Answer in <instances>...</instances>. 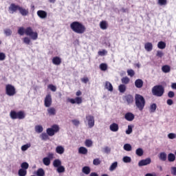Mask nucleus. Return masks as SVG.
Segmentation results:
<instances>
[{"instance_id":"f257e3e1","label":"nucleus","mask_w":176,"mask_h":176,"mask_svg":"<svg viewBox=\"0 0 176 176\" xmlns=\"http://www.w3.org/2000/svg\"><path fill=\"white\" fill-rule=\"evenodd\" d=\"M70 28L76 32V34H85L86 32V27L80 22L74 21L70 24Z\"/></svg>"},{"instance_id":"f03ea898","label":"nucleus","mask_w":176,"mask_h":176,"mask_svg":"<svg viewBox=\"0 0 176 176\" xmlns=\"http://www.w3.org/2000/svg\"><path fill=\"white\" fill-rule=\"evenodd\" d=\"M135 106L140 111H143L145 108V98L140 94L135 95Z\"/></svg>"},{"instance_id":"7ed1b4c3","label":"nucleus","mask_w":176,"mask_h":176,"mask_svg":"<svg viewBox=\"0 0 176 176\" xmlns=\"http://www.w3.org/2000/svg\"><path fill=\"white\" fill-rule=\"evenodd\" d=\"M152 94L156 97H162L164 94V87L162 85H155L152 89Z\"/></svg>"},{"instance_id":"20e7f679","label":"nucleus","mask_w":176,"mask_h":176,"mask_svg":"<svg viewBox=\"0 0 176 176\" xmlns=\"http://www.w3.org/2000/svg\"><path fill=\"white\" fill-rule=\"evenodd\" d=\"M84 122L89 129H93V127H94V124H95L94 116H92L91 114L86 115Z\"/></svg>"},{"instance_id":"39448f33","label":"nucleus","mask_w":176,"mask_h":176,"mask_svg":"<svg viewBox=\"0 0 176 176\" xmlns=\"http://www.w3.org/2000/svg\"><path fill=\"white\" fill-rule=\"evenodd\" d=\"M6 94L9 96V97H13L16 94V88H14V86L10 84L7 85L6 86Z\"/></svg>"},{"instance_id":"423d86ee","label":"nucleus","mask_w":176,"mask_h":176,"mask_svg":"<svg viewBox=\"0 0 176 176\" xmlns=\"http://www.w3.org/2000/svg\"><path fill=\"white\" fill-rule=\"evenodd\" d=\"M52 102H53V100L52 99V95L50 94H47L44 99L45 107L46 108H50V107H52Z\"/></svg>"},{"instance_id":"0eeeda50","label":"nucleus","mask_w":176,"mask_h":176,"mask_svg":"<svg viewBox=\"0 0 176 176\" xmlns=\"http://www.w3.org/2000/svg\"><path fill=\"white\" fill-rule=\"evenodd\" d=\"M83 100L81 97H76V98H67V102H70V104H82Z\"/></svg>"},{"instance_id":"6e6552de","label":"nucleus","mask_w":176,"mask_h":176,"mask_svg":"<svg viewBox=\"0 0 176 176\" xmlns=\"http://www.w3.org/2000/svg\"><path fill=\"white\" fill-rule=\"evenodd\" d=\"M152 162V160L151 158H146L145 160H142L138 162L139 167H142L144 166H148V164H151Z\"/></svg>"},{"instance_id":"1a4fd4ad","label":"nucleus","mask_w":176,"mask_h":176,"mask_svg":"<svg viewBox=\"0 0 176 176\" xmlns=\"http://www.w3.org/2000/svg\"><path fill=\"white\" fill-rule=\"evenodd\" d=\"M19 8H20V6L16 5L14 3H11L9 7L10 13H11V14H13V13H16V12L19 10Z\"/></svg>"},{"instance_id":"9d476101","label":"nucleus","mask_w":176,"mask_h":176,"mask_svg":"<svg viewBox=\"0 0 176 176\" xmlns=\"http://www.w3.org/2000/svg\"><path fill=\"white\" fill-rule=\"evenodd\" d=\"M134 118H135V116L131 112L126 113L124 115V119L128 122H133V120H134Z\"/></svg>"},{"instance_id":"9b49d317","label":"nucleus","mask_w":176,"mask_h":176,"mask_svg":"<svg viewBox=\"0 0 176 176\" xmlns=\"http://www.w3.org/2000/svg\"><path fill=\"white\" fill-rule=\"evenodd\" d=\"M109 129L111 131H113V133H116V131H119V124L117 123H113L110 124Z\"/></svg>"},{"instance_id":"f8f14e48","label":"nucleus","mask_w":176,"mask_h":176,"mask_svg":"<svg viewBox=\"0 0 176 176\" xmlns=\"http://www.w3.org/2000/svg\"><path fill=\"white\" fill-rule=\"evenodd\" d=\"M37 16H38L40 19H45L47 17V12L45 10H38L37 11Z\"/></svg>"},{"instance_id":"ddd939ff","label":"nucleus","mask_w":176,"mask_h":176,"mask_svg":"<svg viewBox=\"0 0 176 176\" xmlns=\"http://www.w3.org/2000/svg\"><path fill=\"white\" fill-rule=\"evenodd\" d=\"M47 112L49 116H56V113H57V111L54 107H49L47 109Z\"/></svg>"},{"instance_id":"4468645a","label":"nucleus","mask_w":176,"mask_h":176,"mask_svg":"<svg viewBox=\"0 0 176 176\" xmlns=\"http://www.w3.org/2000/svg\"><path fill=\"white\" fill-rule=\"evenodd\" d=\"M19 12L20 13V14H21V16H28V9H25L21 6H19Z\"/></svg>"},{"instance_id":"2eb2a0df","label":"nucleus","mask_w":176,"mask_h":176,"mask_svg":"<svg viewBox=\"0 0 176 176\" xmlns=\"http://www.w3.org/2000/svg\"><path fill=\"white\" fill-rule=\"evenodd\" d=\"M135 86L137 89H141L144 86V81L142 79H137L135 81Z\"/></svg>"},{"instance_id":"dca6fc26","label":"nucleus","mask_w":176,"mask_h":176,"mask_svg":"<svg viewBox=\"0 0 176 176\" xmlns=\"http://www.w3.org/2000/svg\"><path fill=\"white\" fill-rule=\"evenodd\" d=\"M144 49L146 52H152L153 50V45L152 43H146L144 44Z\"/></svg>"},{"instance_id":"f3484780","label":"nucleus","mask_w":176,"mask_h":176,"mask_svg":"<svg viewBox=\"0 0 176 176\" xmlns=\"http://www.w3.org/2000/svg\"><path fill=\"white\" fill-rule=\"evenodd\" d=\"M25 118V113L24 111H18L16 112V119L21 120Z\"/></svg>"},{"instance_id":"a211bd4d","label":"nucleus","mask_w":176,"mask_h":176,"mask_svg":"<svg viewBox=\"0 0 176 176\" xmlns=\"http://www.w3.org/2000/svg\"><path fill=\"white\" fill-rule=\"evenodd\" d=\"M65 151V149L63 146H58L56 148V152L58 155H63V153H64Z\"/></svg>"},{"instance_id":"6ab92c4d","label":"nucleus","mask_w":176,"mask_h":176,"mask_svg":"<svg viewBox=\"0 0 176 176\" xmlns=\"http://www.w3.org/2000/svg\"><path fill=\"white\" fill-rule=\"evenodd\" d=\"M125 100L128 105H130V104H133V102L134 101V98L131 95H127L125 96Z\"/></svg>"},{"instance_id":"aec40b11","label":"nucleus","mask_w":176,"mask_h":176,"mask_svg":"<svg viewBox=\"0 0 176 176\" xmlns=\"http://www.w3.org/2000/svg\"><path fill=\"white\" fill-rule=\"evenodd\" d=\"M52 63L54 65H60L61 64V58L58 56L54 57L52 58Z\"/></svg>"},{"instance_id":"412c9836","label":"nucleus","mask_w":176,"mask_h":176,"mask_svg":"<svg viewBox=\"0 0 176 176\" xmlns=\"http://www.w3.org/2000/svg\"><path fill=\"white\" fill-rule=\"evenodd\" d=\"M91 172V168H90L89 166H84L82 168V173H83V174H85V175H89Z\"/></svg>"},{"instance_id":"4be33fe9","label":"nucleus","mask_w":176,"mask_h":176,"mask_svg":"<svg viewBox=\"0 0 176 176\" xmlns=\"http://www.w3.org/2000/svg\"><path fill=\"white\" fill-rule=\"evenodd\" d=\"M157 108V105L155 103L151 104L149 107L150 113H155V112H156Z\"/></svg>"},{"instance_id":"5701e85b","label":"nucleus","mask_w":176,"mask_h":176,"mask_svg":"<svg viewBox=\"0 0 176 176\" xmlns=\"http://www.w3.org/2000/svg\"><path fill=\"white\" fill-rule=\"evenodd\" d=\"M162 71L164 74H168V72H170V71H171V67L168 65H165L162 66Z\"/></svg>"},{"instance_id":"b1692460","label":"nucleus","mask_w":176,"mask_h":176,"mask_svg":"<svg viewBox=\"0 0 176 176\" xmlns=\"http://www.w3.org/2000/svg\"><path fill=\"white\" fill-rule=\"evenodd\" d=\"M159 159L162 160V162H166L167 160V154L164 152L160 153L159 155Z\"/></svg>"},{"instance_id":"393cba45","label":"nucleus","mask_w":176,"mask_h":176,"mask_svg":"<svg viewBox=\"0 0 176 176\" xmlns=\"http://www.w3.org/2000/svg\"><path fill=\"white\" fill-rule=\"evenodd\" d=\"M105 89H107L109 91H113V87L112 84L109 81L105 82Z\"/></svg>"},{"instance_id":"a878e982","label":"nucleus","mask_w":176,"mask_h":176,"mask_svg":"<svg viewBox=\"0 0 176 176\" xmlns=\"http://www.w3.org/2000/svg\"><path fill=\"white\" fill-rule=\"evenodd\" d=\"M100 27L101 30H107L108 28V23L106 21H102L100 23Z\"/></svg>"},{"instance_id":"bb28decb","label":"nucleus","mask_w":176,"mask_h":176,"mask_svg":"<svg viewBox=\"0 0 176 176\" xmlns=\"http://www.w3.org/2000/svg\"><path fill=\"white\" fill-rule=\"evenodd\" d=\"M87 148L85 147L81 146L78 148V153H80V155H87Z\"/></svg>"},{"instance_id":"cd10ccee","label":"nucleus","mask_w":176,"mask_h":176,"mask_svg":"<svg viewBox=\"0 0 176 176\" xmlns=\"http://www.w3.org/2000/svg\"><path fill=\"white\" fill-rule=\"evenodd\" d=\"M123 149L126 151V152H131L133 147L131 146V144H124Z\"/></svg>"},{"instance_id":"c85d7f7f","label":"nucleus","mask_w":176,"mask_h":176,"mask_svg":"<svg viewBox=\"0 0 176 176\" xmlns=\"http://www.w3.org/2000/svg\"><path fill=\"white\" fill-rule=\"evenodd\" d=\"M53 166L55 168H58L61 166V160L57 159V160H54L53 162Z\"/></svg>"},{"instance_id":"c756f323","label":"nucleus","mask_w":176,"mask_h":176,"mask_svg":"<svg viewBox=\"0 0 176 176\" xmlns=\"http://www.w3.org/2000/svg\"><path fill=\"white\" fill-rule=\"evenodd\" d=\"M34 129L36 133H38L39 134L42 133V131H43V126H42V125H36L34 126Z\"/></svg>"},{"instance_id":"7c9ffc66","label":"nucleus","mask_w":176,"mask_h":176,"mask_svg":"<svg viewBox=\"0 0 176 176\" xmlns=\"http://www.w3.org/2000/svg\"><path fill=\"white\" fill-rule=\"evenodd\" d=\"M36 175L37 176H45V170H43V168H40L37 170V171L36 172Z\"/></svg>"},{"instance_id":"2f4dec72","label":"nucleus","mask_w":176,"mask_h":176,"mask_svg":"<svg viewBox=\"0 0 176 176\" xmlns=\"http://www.w3.org/2000/svg\"><path fill=\"white\" fill-rule=\"evenodd\" d=\"M29 36L32 39V41H36V39H38V32H33L29 35Z\"/></svg>"},{"instance_id":"473e14b6","label":"nucleus","mask_w":176,"mask_h":176,"mask_svg":"<svg viewBox=\"0 0 176 176\" xmlns=\"http://www.w3.org/2000/svg\"><path fill=\"white\" fill-rule=\"evenodd\" d=\"M133 127H134V125L133 124L128 125V129L125 131L126 134H127L128 135L131 134V133H133Z\"/></svg>"},{"instance_id":"72a5a7b5","label":"nucleus","mask_w":176,"mask_h":176,"mask_svg":"<svg viewBox=\"0 0 176 176\" xmlns=\"http://www.w3.org/2000/svg\"><path fill=\"white\" fill-rule=\"evenodd\" d=\"M157 47L158 49H161L162 50H163L164 49H166V43H164V41L158 42Z\"/></svg>"},{"instance_id":"f704fd0d","label":"nucleus","mask_w":176,"mask_h":176,"mask_svg":"<svg viewBox=\"0 0 176 176\" xmlns=\"http://www.w3.org/2000/svg\"><path fill=\"white\" fill-rule=\"evenodd\" d=\"M118 167V162H115L109 167V171H115Z\"/></svg>"},{"instance_id":"c9c22d12","label":"nucleus","mask_w":176,"mask_h":176,"mask_svg":"<svg viewBox=\"0 0 176 176\" xmlns=\"http://www.w3.org/2000/svg\"><path fill=\"white\" fill-rule=\"evenodd\" d=\"M21 169L25 170L27 171V170H28V168L30 167V164L28 162H23L22 164H21Z\"/></svg>"},{"instance_id":"e433bc0d","label":"nucleus","mask_w":176,"mask_h":176,"mask_svg":"<svg viewBox=\"0 0 176 176\" xmlns=\"http://www.w3.org/2000/svg\"><path fill=\"white\" fill-rule=\"evenodd\" d=\"M121 82L123 83V85H129V83H130V78H129L127 76L123 77L121 79Z\"/></svg>"},{"instance_id":"4c0bfd02","label":"nucleus","mask_w":176,"mask_h":176,"mask_svg":"<svg viewBox=\"0 0 176 176\" xmlns=\"http://www.w3.org/2000/svg\"><path fill=\"white\" fill-rule=\"evenodd\" d=\"M32 32H34V30H32V28H31V27H28L25 30V34L28 36H29V35H31Z\"/></svg>"},{"instance_id":"58836bf2","label":"nucleus","mask_w":176,"mask_h":176,"mask_svg":"<svg viewBox=\"0 0 176 176\" xmlns=\"http://www.w3.org/2000/svg\"><path fill=\"white\" fill-rule=\"evenodd\" d=\"M99 68L101 71L105 72L107 69H108V65H107V63H101Z\"/></svg>"},{"instance_id":"ea45409f","label":"nucleus","mask_w":176,"mask_h":176,"mask_svg":"<svg viewBox=\"0 0 176 176\" xmlns=\"http://www.w3.org/2000/svg\"><path fill=\"white\" fill-rule=\"evenodd\" d=\"M120 93H124L126 91V86L124 84H121L118 86Z\"/></svg>"},{"instance_id":"a19ab883","label":"nucleus","mask_w":176,"mask_h":176,"mask_svg":"<svg viewBox=\"0 0 176 176\" xmlns=\"http://www.w3.org/2000/svg\"><path fill=\"white\" fill-rule=\"evenodd\" d=\"M40 138L43 141H47V140H49V135L46 133H43L40 135Z\"/></svg>"},{"instance_id":"79ce46f5","label":"nucleus","mask_w":176,"mask_h":176,"mask_svg":"<svg viewBox=\"0 0 176 176\" xmlns=\"http://www.w3.org/2000/svg\"><path fill=\"white\" fill-rule=\"evenodd\" d=\"M85 144L87 148H91V146H93V141H91V140H86Z\"/></svg>"},{"instance_id":"37998d69","label":"nucleus","mask_w":176,"mask_h":176,"mask_svg":"<svg viewBox=\"0 0 176 176\" xmlns=\"http://www.w3.org/2000/svg\"><path fill=\"white\" fill-rule=\"evenodd\" d=\"M51 129L52 131H54L55 134L56 133H58V131H60V126H58L57 124L52 125Z\"/></svg>"},{"instance_id":"c03bdc74","label":"nucleus","mask_w":176,"mask_h":176,"mask_svg":"<svg viewBox=\"0 0 176 176\" xmlns=\"http://www.w3.org/2000/svg\"><path fill=\"white\" fill-rule=\"evenodd\" d=\"M10 116L11 119H13V120L17 119V112L14 111H11L10 113Z\"/></svg>"},{"instance_id":"a18cd8bd","label":"nucleus","mask_w":176,"mask_h":176,"mask_svg":"<svg viewBox=\"0 0 176 176\" xmlns=\"http://www.w3.org/2000/svg\"><path fill=\"white\" fill-rule=\"evenodd\" d=\"M18 175H19V176L27 175V170H25V169L20 168L18 171Z\"/></svg>"},{"instance_id":"49530a36","label":"nucleus","mask_w":176,"mask_h":176,"mask_svg":"<svg viewBox=\"0 0 176 176\" xmlns=\"http://www.w3.org/2000/svg\"><path fill=\"white\" fill-rule=\"evenodd\" d=\"M168 162H174L175 160V155L173 153H169L168 155Z\"/></svg>"},{"instance_id":"de8ad7c7","label":"nucleus","mask_w":176,"mask_h":176,"mask_svg":"<svg viewBox=\"0 0 176 176\" xmlns=\"http://www.w3.org/2000/svg\"><path fill=\"white\" fill-rule=\"evenodd\" d=\"M122 162L124 163H131V157L129 156H124L122 158Z\"/></svg>"},{"instance_id":"09e8293b","label":"nucleus","mask_w":176,"mask_h":176,"mask_svg":"<svg viewBox=\"0 0 176 176\" xmlns=\"http://www.w3.org/2000/svg\"><path fill=\"white\" fill-rule=\"evenodd\" d=\"M135 153L138 156H142V155H144V150H142L141 148H137Z\"/></svg>"},{"instance_id":"8fccbe9b","label":"nucleus","mask_w":176,"mask_h":176,"mask_svg":"<svg viewBox=\"0 0 176 176\" xmlns=\"http://www.w3.org/2000/svg\"><path fill=\"white\" fill-rule=\"evenodd\" d=\"M43 163L45 166H50V160L49 158L44 157L43 159Z\"/></svg>"},{"instance_id":"3c124183","label":"nucleus","mask_w":176,"mask_h":176,"mask_svg":"<svg viewBox=\"0 0 176 176\" xmlns=\"http://www.w3.org/2000/svg\"><path fill=\"white\" fill-rule=\"evenodd\" d=\"M56 171L59 174H61V173H65V168L60 165V166L57 168Z\"/></svg>"},{"instance_id":"603ef678","label":"nucleus","mask_w":176,"mask_h":176,"mask_svg":"<svg viewBox=\"0 0 176 176\" xmlns=\"http://www.w3.org/2000/svg\"><path fill=\"white\" fill-rule=\"evenodd\" d=\"M94 166H100L101 164V160L100 158H96L93 160Z\"/></svg>"},{"instance_id":"864d4df0","label":"nucleus","mask_w":176,"mask_h":176,"mask_svg":"<svg viewBox=\"0 0 176 176\" xmlns=\"http://www.w3.org/2000/svg\"><path fill=\"white\" fill-rule=\"evenodd\" d=\"M47 134L50 135V137H53L56 133L54 132L53 129L51 128L47 129Z\"/></svg>"},{"instance_id":"5fc2aeb1","label":"nucleus","mask_w":176,"mask_h":176,"mask_svg":"<svg viewBox=\"0 0 176 176\" xmlns=\"http://www.w3.org/2000/svg\"><path fill=\"white\" fill-rule=\"evenodd\" d=\"M72 123L76 127H79V124H80V121L78 119H74L72 120Z\"/></svg>"},{"instance_id":"6e6d98bb","label":"nucleus","mask_w":176,"mask_h":176,"mask_svg":"<svg viewBox=\"0 0 176 176\" xmlns=\"http://www.w3.org/2000/svg\"><path fill=\"white\" fill-rule=\"evenodd\" d=\"M3 32H4L6 36H10V35H12V30H10V29H5L3 30Z\"/></svg>"},{"instance_id":"4d7b16f0","label":"nucleus","mask_w":176,"mask_h":176,"mask_svg":"<svg viewBox=\"0 0 176 176\" xmlns=\"http://www.w3.org/2000/svg\"><path fill=\"white\" fill-rule=\"evenodd\" d=\"M25 33V29H24V28H23V27L19 28L18 34L19 35L23 36V35H24Z\"/></svg>"},{"instance_id":"13d9d810","label":"nucleus","mask_w":176,"mask_h":176,"mask_svg":"<svg viewBox=\"0 0 176 176\" xmlns=\"http://www.w3.org/2000/svg\"><path fill=\"white\" fill-rule=\"evenodd\" d=\"M28 148H31L30 144H27L21 146V149L23 151V152H25L28 149Z\"/></svg>"},{"instance_id":"bf43d9fd","label":"nucleus","mask_w":176,"mask_h":176,"mask_svg":"<svg viewBox=\"0 0 176 176\" xmlns=\"http://www.w3.org/2000/svg\"><path fill=\"white\" fill-rule=\"evenodd\" d=\"M98 56H101V57L108 54V51L105 50H102V51H99L98 52Z\"/></svg>"},{"instance_id":"052dcab7","label":"nucleus","mask_w":176,"mask_h":176,"mask_svg":"<svg viewBox=\"0 0 176 176\" xmlns=\"http://www.w3.org/2000/svg\"><path fill=\"white\" fill-rule=\"evenodd\" d=\"M23 43H25V45H30L31 44V38L29 37H25L23 39Z\"/></svg>"},{"instance_id":"680f3d73","label":"nucleus","mask_w":176,"mask_h":176,"mask_svg":"<svg viewBox=\"0 0 176 176\" xmlns=\"http://www.w3.org/2000/svg\"><path fill=\"white\" fill-rule=\"evenodd\" d=\"M127 74L129 76H131V78H133V76H134V75H135V72H134V70L133 69H128L127 70Z\"/></svg>"},{"instance_id":"e2e57ef3","label":"nucleus","mask_w":176,"mask_h":176,"mask_svg":"<svg viewBox=\"0 0 176 176\" xmlns=\"http://www.w3.org/2000/svg\"><path fill=\"white\" fill-rule=\"evenodd\" d=\"M168 138H169V140H175L176 133H170L169 134H168Z\"/></svg>"},{"instance_id":"0e129e2a","label":"nucleus","mask_w":176,"mask_h":176,"mask_svg":"<svg viewBox=\"0 0 176 176\" xmlns=\"http://www.w3.org/2000/svg\"><path fill=\"white\" fill-rule=\"evenodd\" d=\"M158 3L160 6H166L167 5V0H158Z\"/></svg>"},{"instance_id":"69168bd1","label":"nucleus","mask_w":176,"mask_h":176,"mask_svg":"<svg viewBox=\"0 0 176 176\" xmlns=\"http://www.w3.org/2000/svg\"><path fill=\"white\" fill-rule=\"evenodd\" d=\"M164 56V53H163V51L158 50L157 51L156 56L160 57V58H162Z\"/></svg>"},{"instance_id":"338daca9","label":"nucleus","mask_w":176,"mask_h":176,"mask_svg":"<svg viewBox=\"0 0 176 176\" xmlns=\"http://www.w3.org/2000/svg\"><path fill=\"white\" fill-rule=\"evenodd\" d=\"M48 89H50L51 91H56L57 90V87L53 85H48Z\"/></svg>"},{"instance_id":"774afa93","label":"nucleus","mask_w":176,"mask_h":176,"mask_svg":"<svg viewBox=\"0 0 176 176\" xmlns=\"http://www.w3.org/2000/svg\"><path fill=\"white\" fill-rule=\"evenodd\" d=\"M170 173L173 174V175H176V167L173 166L170 168Z\"/></svg>"}]
</instances>
